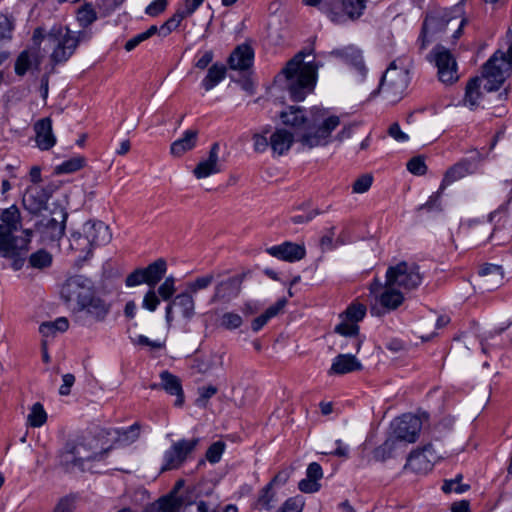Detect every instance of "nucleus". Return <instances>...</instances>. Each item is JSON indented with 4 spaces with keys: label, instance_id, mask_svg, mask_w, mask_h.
Wrapping results in <instances>:
<instances>
[{
    "label": "nucleus",
    "instance_id": "1",
    "mask_svg": "<svg viewBox=\"0 0 512 512\" xmlns=\"http://www.w3.org/2000/svg\"><path fill=\"white\" fill-rule=\"evenodd\" d=\"M280 120L293 129L297 141L308 149L327 145L331 133L340 125L337 115L319 106H313L309 111L300 106H289L280 113Z\"/></svg>",
    "mask_w": 512,
    "mask_h": 512
},
{
    "label": "nucleus",
    "instance_id": "2",
    "mask_svg": "<svg viewBox=\"0 0 512 512\" xmlns=\"http://www.w3.org/2000/svg\"><path fill=\"white\" fill-rule=\"evenodd\" d=\"M311 52L299 51L290 59L277 75V81L293 101H303L314 91L318 70L322 66L314 60L305 61Z\"/></svg>",
    "mask_w": 512,
    "mask_h": 512
},
{
    "label": "nucleus",
    "instance_id": "3",
    "mask_svg": "<svg viewBox=\"0 0 512 512\" xmlns=\"http://www.w3.org/2000/svg\"><path fill=\"white\" fill-rule=\"evenodd\" d=\"M21 229L20 212L16 206L5 209L1 214L0 223V256L12 260L14 270L24 265V255L32 236V230H23L24 236L15 234Z\"/></svg>",
    "mask_w": 512,
    "mask_h": 512
},
{
    "label": "nucleus",
    "instance_id": "4",
    "mask_svg": "<svg viewBox=\"0 0 512 512\" xmlns=\"http://www.w3.org/2000/svg\"><path fill=\"white\" fill-rule=\"evenodd\" d=\"M97 444L98 441L94 438L68 441L59 454L60 466L66 472L91 470V463L102 460L108 451L98 450Z\"/></svg>",
    "mask_w": 512,
    "mask_h": 512
},
{
    "label": "nucleus",
    "instance_id": "5",
    "mask_svg": "<svg viewBox=\"0 0 512 512\" xmlns=\"http://www.w3.org/2000/svg\"><path fill=\"white\" fill-rule=\"evenodd\" d=\"M465 22V19L452 16L451 13L447 11L430 12L426 16L422 26V32L419 38L421 41L420 48L425 49L432 40L436 39L450 26L455 28L452 35L453 38H459Z\"/></svg>",
    "mask_w": 512,
    "mask_h": 512
},
{
    "label": "nucleus",
    "instance_id": "6",
    "mask_svg": "<svg viewBox=\"0 0 512 512\" xmlns=\"http://www.w3.org/2000/svg\"><path fill=\"white\" fill-rule=\"evenodd\" d=\"M408 82V65L405 60L397 59L392 61L386 69L381 78L379 89L388 101L395 103L402 98Z\"/></svg>",
    "mask_w": 512,
    "mask_h": 512
},
{
    "label": "nucleus",
    "instance_id": "7",
    "mask_svg": "<svg viewBox=\"0 0 512 512\" xmlns=\"http://www.w3.org/2000/svg\"><path fill=\"white\" fill-rule=\"evenodd\" d=\"M79 35L67 27L53 26L47 34V42L53 49L51 59L55 63L67 61L79 44Z\"/></svg>",
    "mask_w": 512,
    "mask_h": 512
},
{
    "label": "nucleus",
    "instance_id": "8",
    "mask_svg": "<svg viewBox=\"0 0 512 512\" xmlns=\"http://www.w3.org/2000/svg\"><path fill=\"white\" fill-rule=\"evenodd\" d=\"M367 308L364 304L353 302L347 309L340 314V322L335 326V332L344 336H349L353 348L358 352L364 342L359 338L358 322L366 315Z\"/></svg>",
    "mask_w": 512,
    "mask_h": 512
},
{
    "label": "nucleus",
    "instance_id": "9",
    "mask_svg": "<svg viewBox=\"0 0 512 512\" xmlns=\"http://www.w3.org/2000/svg\"><path fill=\"white\" fill-rule=\"evenodd\" d=\"M511 65L505 53L497 51L483 66L482 76L486 80L483 88L487 92L498 90L509 76Z\"/></svg>",
    "mask_w": 512,
    "mask_h": 512
},
{
    "label": "nucleus",
    "instance_id": "10",
    "mask_svg": "<svg viewBox=\"0 0 512 512\" xmlns=\"http://www.w3.org/2000/svg\"><path fill=\"white\" fill-rule=\"evenodd\" d=\"M200 439L193 437L191 439H180L172 443V445L163 454V463L160 472L179 469L188 459L199 445Z\"/></svg>",
    "mask_w": 512,
    "mask_h": 512
},
{
    "label": "nucleus",
    "instance_id": "11",
    "mask_svg": "<svg viewBox=\"0 0 512 512\" xmlns=\"http://www.w3.org/2000/svg\"><path fill=\"white\" fill-rule=\"evenodd\" d=\"M386 278L389 280V284H394L403 290L417 288L423 279L419 266L406 261L390 266L386 271Z\"/></svg>",
    "mask_w": 512,
    "mask_h": 512
},
{
    "label": "nucleus",
    "instance_id": "12",
    "mask_svg": "<svg viewBox=\"0 0 512 512\" xmlns=\"http://www.w3.org/2000/svg\"><path fill=\"white\" fill-rule=\"evenodd\" d=\"M67 216L62 207H56L50 215H44L36 222L35 231L40 234L43 241H58L64 235Z\"/></svg>",
    "mask_w": 512,
    "mask_h": 512
},
{
    "label": "nucleus",
    "instance_id": "13",
    "mask_svg": "<svg viewBox=\"0 0 512 512\" xmlns=\"http://www.w3.org/2000/svg\"><path fill=\"white\" fill-rule=\"evenodd\" d=\"M167 263L163 258H159L145 268H137L127 275L125 279L126 287H135L146 284L149 288H155L156 285L165 276Z\"/></svg>",
    "mask_w": 512,
    "mask_h": 512
},
{
    "label": "nucleus",
    "instance_id": "14",
    "mask_svg": "<svg viewBox=\"0 0 512 512\" xmlns=\"http://www.w3.org/2000/svg\"><path fill=\"white\" fill-rule=\"evenodd\" d=\"M109 312L110 305L93 292L75 312V319L82 326H91L94 323L103 322Z\"/></svg>",
    "mask_w": 512,
    "mask_h": 512
},
{
    "label": "nucleus",
    "instance_id": "15",
    "mask_svg": "<svg viewBox=\"0 0 512 512\" xmlns=\"http://www.w3.org/2000/svg\"><path fill=\"white\" fill-rule=\"evenodd\" d=\"M93 292L91 281L83 276H74L62 285L60 294L66 303H76L79 308Z\"/></svg>",
    "mask_w": 512,
    "mask_h": 512
},
{
    "label": "nucleus",
    "instance_id": "16",
    "mask_svg": "<svg viewBox=\"0 0 512 512\" xmlns=\"http://www.w3.org/2000/svg\"><path fill=\"white\" fill-rule=\"evenodd\" d=\"M392 437L397 442L414 443L422 429V420L413 414H403L391 423Z\"/></svg>",
    "mask_w": 512,
    "mask_h": 512
},
{
    "label": "nucleus",
    "instance_id": "17",
    "mask_svg": "<svg viewBox=\"0 0 512 512\" xmlns=\"http://www.w3.org/2000/svg\"><path fill=\"white\" fill-rule=\"evenodd\" d=\"M432 54L438 69L439 80L446 85L456 82L458 80L457 63L450 51L443 46H437Z\"/></svg>",
    "mask_w": 512,
    "mask_h": 512
},
{
    "label": "nucleus",
    "instance_id": "18",
    "mask_svg": "<svg viewBox=\"0 0 512 512\" xmlns=\"http://www.w3.org/2000/svg\"><path fill=\"white\" fill-rule=\"evenodd\" d=\"M371 293L376 295L379 303L386 310L397 309L404 301V294L394 284H389V280L386 278L385 285L382 287L380 282L371 284Z\"/></svg>",
    "mask_w": 512,
    "mask_h": 512
},
{
    "label": "nucleus",
    "instance_id": "19",
    "mask_svg": "<svg viewBox=\"0 0 512 512\" xmlns=\"http://www.w3.org/2000/svg\"><path fill=\"white\" fill-rule=\"evenodd\" d=\"M52 193L53 189L51 186L30 185L23 195V206L31 214H38L46 208Z\"/></svg>",
    "mask_w": 512,
    "mask_h": 512
},
{
    "label": "nucleus",
    "instance_id": "20",
    "mask_svg": "<svg viewBox=\"0 0 512 512\" xmlns=\"http://www.w3.org/2000/svg\"><path fill=\"white\" fill-rule=\"evenodd\" d=\"M439 458L440 456L437 455L432 444H427L422 449L409 454L405 468L416 473H426L432 469Z\"/></svg>",
    "mask_w": 512,
    "mask_h": 512
},
{
    "label": "nucleus",
    "instance_id": "21",
    "mask_svg": "<svg viewBox=\"0 0 512 512\" xmlns=\"http://www.w3.org/2000/svg\"><path fill=\"white\" fill-rule=\"evenodd\" d=\"M177 308L186 321H190L195 315V300L188 291L177 294L166 306L165 319L170 326L174 320L173 309Z\"/></svg>",
    "mask_w": 512,
    "mask_h": 512
},
{
    "label": "nucleus",
    "instance_id": "22",
    "mask_svg": "<svg viewBox=\"0 0 512 512\" xmlns=\"http://www.w3.org/2000/svg\"><path fill=\"white\" fill-rule=\"evenodd\" d=\"M332 56L336 58H340L346 64L350 65L358 75L359 80H364L367 73L368 68L365 65L362 51L353 45H349L340 49H335L330 53Z\"/></svg>",
    "mask_w": 512,
    "mask_h": 512
},
{
    "label": "nucleus",
    "instance_id": "23",
    "mask_svg": "<svg viewBox=\"0 0 512 512\" xmlns=\"http://www.w3.org/2000/svg\"><path fill=\"white\" fill-rule=\"evenodd\" d=\"M219 144L214 143L209 151L208 157L199 161L193 169V175L197 179H205L222 171L219 161Z\"/></svg>",
    "mask_w": 512,
    "mask_h": 512
},
{
    "label": "nucleus",
    "instance_id": "24",
    "mask_svg": "<svg viewBox=\"0 0 512 512\" xmlns=\"http://www.w3.org/2000/svg\"><path fill=\"white\" fill-rule=\"evenodd\" d=\"M159 376L161 380L160 384H154L152 388H161L168 394L176 396L174 405L176 407H182L184 404V392L180 378L167 370L162 371Z\"/></svg>",
    "mask_w": 512,
    "mask_h": 512
},
{
    "label": "nucleus",
    "instance_id": "25",
    "mask_svg": "<svg viewBox=\"0 0 512 512\" xmlns=\"http://www.w3.org/2000/svg\"><path fill=\"white\" fill-rule=\"evenodd\" d=\"M266 252L277 259L287 262L299 261L306 254L304 246L293 242H284L280 245L269 247L266 249Z\"/></svg>",
    "mask_w": 512,
    "mask_h": 512
},
{
    "label": "nucleus",
    "instance_id": "26",
    "mask_svg": "<svg viewBox=\"0 0 512 512\" xmlns=\"http://www.w3.org/2000/svg\"><path fill=\"white\" fill-rule=\"evenodd\" d=\"M82 227L93 248L109 243L112 238L109 226L102 221L89 220Z\"/></svg>",
    "mask_w": 512,
    "mask_h": 512
},
{
    "label": "nucleus",
    "instance_id": "27",
    "mask_svg": "<svg viewBox=\"0 0 512 512\" xmlns=\"http://www.w3.org/2000/svg\"><path fill=\"white\" fill-rule=\"evenodd\" d=\"M478 285L480 288L491 291L502 285L504 273L502 267L494 264L483 266L478 273Z\"/></svg>",
    "mask_w": 512,
    "mask_h": 512
},
{
    "label": "nucleus",
    "instance_id": "28",
    "mask_svg": "<svg viewBox=\"0 0 512 512\" xmlns=\"http://www.w3.org/2000/svg\"><path fill=\"white\" fill-rule=\"evenodd\" d=\"M36 133L35 141L37 147L41 150H49L56 143V137L52 130V121L50 118H43L34 125Z\"/></svg>",
    "mask_w": 512,
    "mask_h": 512
},
{
    "label": "nucleus",
    "instance_id": "29",
    "mask_svg": "<svg viewBox=\"0 0 512 512\" xmlns=\"http://www.w3.org/2000/svg\"><path fill=\"white\" fill-rule=\"evenodd\" d=\"M239 281L236 278H229L219 282L210 299V303H227L239 294Z\"/></svg>",
    "mask_w": 512,
    "mask_h": 512
},
{
    "label": "nucleus",
    "instance_id": "30",
    "mask_svg": "<svg viewBox=\"0 0 512 512\" xmlns=\"http://www.w3.org/2000/svg\"><path fill=\"white\" fill-rule=\"evenodd\" d=\"M474 170L475 167L471 161L467 159L459 161L446 171L444 178L441 182L439 191H443L448 185L452 184L453 182H456L464 178L465 176L472 174Z\"/></svg>",
    "mask_w": 512,
    "mask_h": 512
},
{
    "label": "nucleus",
    "instance_id": "31",
    "mask_svg": "<svg viewBox=\"0 0 512 512\" xmlns=\"http://www.w3.org/2000/svg\"><path fill=\"white\" fill-rule=\"evenodd\" d=\"M254 51L251 46L242 44L237 46L229 57V66L232 70H246L253 64Z\"/></svg>",
    "mask_w": 512,
    "mask_h": 512
},
{
    "label": "nucleus",
    "instance_id": "32",
    "mask_svg": "<svg viewBox=\"0 0 512 512\" xmlns=\"http://www.w3.org/2000/svg\"><path fill=\"white\" fill-rule=\"evenodd\" d=\"M191 369L197 373L208 374L220 369L223 365L221 354H199L191 361Z\"/></svg>",
    "mask_w": 512,
    "mask_h": 512
},
{
    "label": "nucleus",
    "instance_id": "33",
    "mask_svg": "<svg viewBox=\"0 0 512 512\" xmlns=\"http://www.w3.org/2000/svg\"><path fill=\"white\" fill-rule=\"evenodd\" d=\"M362 369L361 362L353 354H338L329 370L330 375H343Z\"/></svg>",
    "mask_w": 512,
    "mask_h": 512
},
{
    "label": "nucleus",
    "instance_id": "34",
    "mask_svg": "<svg viewBox=\"0 0 512 512\" xmlns=\"http://www.w3.org/2000/svg\"><path fill=\"white\" fill-rule=\"evenodd\" d=\"M70 249L77 253V257L86 260L92 255L93 246L84 232L83 227L71 233L69 238Z\"/></svg>",
    "mask_w": 512,
    "mask_h": 512
},
{
    "label": "nucleus",
    "instance_id": "35",
    "mask_svg": "<svg viewBox=\"0 0 512 512\" xmlns=\"http://www.w3.org/2000/svg\"><path fill=\"white\" fill-rule=\"evenodd\" d=\"M294 140V135L286 129H276L270 135V147L274 154L281 156L289 151Z\"/></svg>",
    "mask_w": 512,
    "mask_h": 512
},
{
    "label": "nucleus",
    "instance_id": "36",
    "mask_svg": "<svg viewBox=\"0 0 512 512\" xmlns=\"http://www.w3.org/2000/svg\"><path fill=\"white\" fill-rule=\"evenodd\" d=\"M68 327L69 322L65 317H59L54 321L43 322L39 326V332L42 335L43 348L46 350L49 339L55 337L58 333L65 332Z\"/></svg>",
    "mask_w": 512,
    "mask_h": 512
},
{
    "label": "nucleus",
    "instance_id": "37",
    "mask_svg": "<svg viewBox=\"0 0 512 512\" xmlns=\"http://www.w3.org/2000/svg\"><path fill=\"white\" fill-rule=\"evenodd\" d=\"M40 63L41 56L38 52H30L28 50H24L19 54V56L16 59L15 73L18 76H23L32 67L38 69Z\"/></svg>",
    "mask_w": 512,
    "mask_h": 512
},
{
    "label": "nucleus",
    "instance_id": "38",
    "mask_svg": "<svg viewBox=\"0 0 512 512\" xmlns=\"http://www.w3.org/2000/svg\"><path fill=\"white\" fill-rule=\"evenodd\" d=\"M277 482V477H274L267 485H265L259 492L258 498L253 504L256 510L270 511L274 508L276 502V495L273 491V485Z\"/></svg>",
    "mask_w": 512,
    "mask_h": 512
},
{
    "label": "nucleus",
    "instance_id": "39",
    "mask_svg": "<svg viewBox=\"0 0 512 512\" xmlns=\"http://www.w3.org/2000/svg\"><path fill=\"white\" fill-rule=\"evenodd\" d=\"M197 131L187 130L181 139L174 141L171 144L170 152L173 156L180 157L187 151L194 148L197 141Z\"/></svg>",
    "mask_w": 512,
    "mask_h": 512
},
{
    "label": "nucleus",
    "instance_id": "40",
    "mask_svg": "<svg viewBox=\"0 0 512 512\" xmlns=\"http://www.w3.org/2000/svg\"><path fill=\"white\" fill-rule=\"evenodd\" d=\"M225 76L226 67L221 63H214L209 67L206 76L201 82V86L205 91H210L224 80Z\"/></svg>",
    "mask_w": 512,
    "mask_h": 512
},
{
    "label": "nucleus",
    "instance_id": "41",
    "mask_svg": "<svg viewBox=\"0 0 512 512\" xmlns=\"http://www.w3.org/2000/svg\"><path fill=\"white\" fill-rule=\"evenodd\" d=\"M287 304L286 298H280L275 304L270 306L262 315L252 321L253 331H259L272 317L276 316Z\"/></svg>",
    "mask_w": 512,
    "mask_h": 512
},
{
    "label": "nucleus",
    "instance_id": "42",
    "mask_svg": "<svg viewBox=\"0 0 512 512\" xmlns=\"http://www.w3.org/2000/svg\"><path fill=\"white\" fill-rule=\"evenodd\" d=\"M481 79L476 77L471 79L466 86V92L464 97V105L473 109L477 107L480 103V98L482 96L481 92Z\"/></svg>",
    "mask_w": 512,
    "mask_h": 512
},
{
    "label": "nucleus",
    "instance_id": "43",
    "mask_svg": "<svg viewBox=\"0 0 512 512\" xmlns=\"http://www.w3.org/2000/svg\"><path fill=\"white\" fill-rule=\"evenodd\" d=\"M399 443L397 439L392 436L387 438L386 441L374 449L373 458L376 461L383 462L393 456V452L398 448Z\"/></svg>",
    "mask_w": 512,
    "mask_h": 512
},
{
    "label": "nucleus",
    "instance_id": "44",
    "mask_svg": "<svg viewBox=\"0 0 512 512\" xmlns=\"http://www.w3.org/2000/svg\"><path fill=\"white\" fill-rule=\"evenodd\" d=\"M116 434L117 443L120 445H129L139 438L140 426L138 423H134L126 429L116 430Z\"/></svg>",
    "mask_w": 512,
    "mask_h": 512
},
{
    "label": "nucleus",
    "instance_id": "45",
    "mask_svg": "<svg viewBox=\"0 0 512 512\" xmlns=\"http://www.w3.org/2000/svg\"><path fill=\"white\" fill-rule=\"evenodd\" d=\"M86 159L82 156L70 158L55 167L57 174H69L76 172L85 166Z\"/></svg>",
    "mask_w": 512,
    "mask_h": 512
},
{
    "label": "nucleus",
    "instance_id": "46",
    "mask_svg": "<svg viewBox=\"0 0 512 512\" xmlns=\"http://www.w3.org/2000/svg\"><path fill=\"white\" fill-rule=\"evenodd\" d=\"M52 255L44 249L32 253L29 257V265L35 269H45L52 264Z\"/></svg>",
    "mask_w": 512,
    "mask_h": 512
},
{
    "label": "nucleus",
    "instance_id": "47",
    "mask_svg": "<svg viewBox=\"0 0 512 512\" xmlns=\"http://www.w3.org/2000/svg\"><path fill=\"white\" fill-rule=\"evenodd\" d=\"M47 420V413L41 403L37 402L31 407L27 422L31 427H41Z\"/></svg>",
    "mask_w": 512,
    "mask_h": 512
},
{
    "label": "nucleus",
    "instance_id": "48",
    "mask_svg": "<svg viewBox=\"0 0 512 512\" xmlns=\"http://www.w3.org/2000/svg\"><path fill=\"white\" fill-rule=\"evenodd\" d=\"M185 502L183 498H175L173 495H168L159 499L158 508L160 512H179Z\"/></svg>",
    "mask_w": 512,
    "mask_h": 512
},
{
    "label": "nucleus",
    "instance_id": "49",
    "mask_svg": "<svg viewBox=\"0 0 512 512\" xmlns=\"http://www.w3.org/2000/svg\"><path fill=\"white\" fill-rule=\"evenodd\" d=\"M176 292V279L170 275L159 285L156 293L164 301L171 300Z\"/></svg>",
    "mask_w": 512,
    "mask_h": 512
},
{
    "label": "nucleus",
    "instance_id": "50",
    "mask_svg": "<svg viewBox=\"0 0 512 512\" xmlns=\"http://www.w3.org/2000/svg\"><path fill=\"white\" fill-rule=\"evenodd\" d=\"M213 280L214 275L212 273L197 277L187 284V291L194 295L198 291L208 288L212 284Z\"/></svg>",
    "mask_w": 512,
    "mask_h": 512
},
{
    "label": "nucleus",
    "instance_id": "51",
    "mask_svg": "<svg viewBox=\"0 0 512 512\" xmlns=\"http://www.w3.org/2000/svg\"><path fill=\"white\" fill-rule=\"evenodd\" d=\"M463 479L462 474H458L454 479L445 480L442 485V491L444 493L455 492L461 494L467 491L470 486L468 484H462L461 481Z\"/></svg>",
    "mask_w": 512,
    "mask_h": 512
},
{
    "label": "nucleus",
    "instance_id": "52",
    "mask_svg": "<svg viewBox=\"0 0 512 512\" xmlns=\"http://www.w3.org/2000/svg\"><path fill=\"white\" fill-rule=\"evenodd\" d=\"M96 12L91 4L83 5L77 12V20L82 27H87L96 20Z\"/></svg>",
    "mask_w": 512,
    "mask_h": 512
},
{
    "label": "nucleus",
    "instance_id": "53",
    "mask_svg": "<svg viewBox=\"0 0 512 512\" xmlns=\"http://www.w3.org/2000/svg\"><path fill=\"white\" fill-rule=\"evenodd\" d=\"M184 18L186 17L177 9L176 13L160 26V36H168L173 30L178 28Z\"/></svg>",
    "mask_w": 512,
    "mask_h": 512
},
{
    "label": "nucleus",
    "instance_id": "54",
    "mask_svg": "<svg viewBox=\"0 0 512 512\" xmlns=\"http://www.w3.org/2000/svg\"><path fill=\"white\" fill-rule=\"evenodd\" d=\"M243 323L242 317L234 312H226L222 315L220 320L221 327L227 330H234L239 328Z\"/></svg>",
    "mask_w": 512,
    "mask_h": 512
},
{
    "label": "nucleus",
    "instance_id": "55",
    "mask_svg": "<svg viewBox=\"0 0 512 512\" xmlns=\"http://www.w3.org/2000/svg\"><path fill=\"white\" fill-rule=\"evenodd\" d=\"M344 8L350 18H359L365 9V0H345Z\"/></svg>",
    "mask_w": 512,
    "mask_h": 512
},
{
    "label": "nucleus",
    "instance_id": "56",
    "mask_svg": "<svg viewBox=\"0 0 512 512\" xmlns=\"http://www.w3.org/2000/svg\"><path fill=\"white\" fill-rule=\"evenodd\" d=\"M225 446L223 441H216L211 444L206 451V459L212 464L218 463L221 460Z\"/></svg>",
    "mask_w": 512,
    "mask_h": 512
},
{
    "label": "nucleus",
    "instance_id": "57",
    "mask_svg": "<svg viewBox=\"0 0 512 512\" xmlns=\"http://www.w3.org/2000/svg\"><path fill=\"white\" fill-rule=\"evenodd\" d=\"M304 500L301 496L288 498L276 512H302Z\"/></svg>",
    "mask_w": 512,
    "mask_h": 512
},
{
    "label": "nucleus",
    "instance_id": "58",
    "mask_svg": "<svg viewBox=\"0 0 512 512\" xmlns=\"http://www.w3.org/2000/svg\"><path fill=\"white\" fill-rule=\"evenodd\" d=\"M159 304L160 299L155 288H149V290L144 294L142 307L150 312H154L158 308Z\"/></svg>",
    "mask_w": 512,
    "mask_h": 512
},
{
    "label": "nucleus",
    "instance_id": "59",
    "mask_svg": "<svg viewBox=\"0 0 512 512\" xmlns=\"http://www.w3.org/2000/svg\"><path fill=\"white\" fill-rule=\"evenodd\" d=\"M373 182V177L371 174H363L360 177H358L353 185H352V191L353 193L362 194L367 192Z\"/></svg>",
    "mask_w": 512,
    "mask_h": 512
},
{
    "label": "nucleus",
    "instance_id": "60",
    "mask_svg": "<svg viewBox=\"0 0 512 512\" xmlns=\"http://www.w3.org/2000/svg\"><path fill=\"white\" fill-rule=\"evenodd\" d=\"M407 169L409 172L415 175H424L427 171L424 158L416 156L411 158L407 163Z\"/></svg>",
    "mask_w": 512,
    "mask_h": 512
},
{
    "label": "nucleus",
    "instance_id": "61",
    "mask_svg": "<svg viewBox=\"0 0 512 512\" xmlns=\"http://www.w3.org/2000/svg\"><path fill=\"white\" fill-rule=\"evenodd\" d=\"M268 132V129H264L262 133H255L253 135V147L256 152L262 153L270 146V139L268 140L266 136Z\"/></svg>",
    "mask_w": 512,
    "mask_h": 512
},
{
    "label": "nucleus",
    "instance_id": "62",
    "mask_svg": "<svg viewBox=\"0 0 512 512\" xmlns=\"http://www.w3.org/2000/svg\"><path fill=\"white\" fill-rule=\"evenodd\" d=\"M135 342L142 349L161 350V349L165 348L164 342L159 341V340L151 341L143 335L137 336V338L135 339Z\"/></svg>",
    "mask_w": 512,
    "mask_h": 512
},
{
    "label": "nucleus",
    "instance_id": "63",
    "mask_svg": "<svg viewBox=\"0 0 512 512\" xmlns=\"http://www.w3.org/2000/svg\"><path fill=\"white\" fill-rule=\"evenodd\" d=\"M298 488L303 493H315L321 488L319 481L311 479L306 476L298 483Z\"/></svg>",
    "mask_w": 512,
    "mask_h": 512
},
{
    "label": "nucleus",
    "instance_id": "64",
    "mask_svg": "<svg viewBox=\"0 0 512 512\" xmlns=\"http://www.w3.org/2000/svg\"><path fill=\"white\" fill-rule=\"evenodd\" d=\"M217 393V388L213 385L198 388L199 397L196 400L198 405H205L207 401Z\"/></svg>",
    "mask_w": 512,
    "mask_h": 512
}]
</instances>
